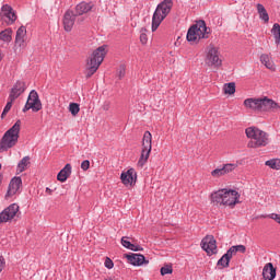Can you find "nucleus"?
Instances as JSON below:
<instances>
[{"label":"nucleus","instance_id":"obj_1","mask_svg":"<svg viewBox=\"0 0 280 280\" xmlns=\"http://www.w3.org/2000/svg\"><path fill=\"white\" fill-rule=\"evenodd\" d=\"M240 191L231 188H221L210 194V202L214 207H229L235 209L236 205H240Z\"/></svg>","mask_w":280,"mask_h":280},{"label":"nucleus","instance_id":"obj_2","mask_svg":"<svg viewBox=\"0 0 280 280\" xmlns=\"http://www.w3.org/2000/svg\"><path fill=\"white\" fill-rule=\"evenodd\" d=\"M243 106L247 110H254L255 113H277V110H280L279 103L268 98V96L246 98L243 102Z\"/></svg>","mask_w":280,"mask_h":280},{"label":"nucleus","instance_id":"obj_3","mask_svg":"<svg viewBox=\"0 0 280 280\" xmlns=\"http://www.w3.org/2000/svg\"><path fill=\"white\" fill-rule=\"evenodd\" d=\"M106 54L108 51L106 50V46L103 45L98 48H96L88 58L86 65H85V78L89 80L90 78H93L95 73H97V69L102 66V62H104V58H106Z\"/></svg>","mask_w":280,"mask_h":280},{"label":"nucleus","instance_id":"obj_4","mask_svg":"<svg viewBox=\"0 0 280 280\" xmlns=\"http://www.w3.org/2000/svg\"><path fill=\"white\" fill-rule=\"evenodd\" d=\"M245 135L249 140L247 143V148H266V145L270 143V135L257 127H247L245 129Z\"/></svg>","mask_w":280,"mask_h":280},{"label":"nucleus","instance_id":"obj_5","mask_svg":"<svg viewBox=\"0 0 280 280\" xmlns=\"http://www.w3.org/2000/svg\"><path fill=\"white\" fill-rule=\"evenodd\" d=\"M21 135V120L8 129L0 139V153L8 152L11 148H14L19 143V137Z\"/></svg>","mask_w":280,"mask_h":280},{"label":"nucleus","instance_id":"obj_6","mask_svg":"<svg viewBox=\"0 0 280 280\" xmlns=\"http://www.w3.org/2000/svg\"><path fill=\"white\" fill-rule=\"evenodd\" d=\"M173 8H174L173 0H163L161 3L158 4L152 16V26H151L152 32H156V30H159L161 23H163V21L167 19Z\"/></svg>","mask_w":280,"mask_h":280},{"label":"nucleus","instance_id":"obj_7","mask_svg":"<svg viewBox=\"0 0 280 280\" xmlns=\"http://www.w3.org/2000/svg\"><path fill=\"white\" fill-rule=\"evenodd\" d=\"M211 30L207 27V23L200 20L188 30L186 38L191 45H198L202 38H209Z\"/></svg>","mask_w":280,"mask_h":280},{"label":"nucleus","instance_id":"obj_8","mask_svg":"<svg viewBox=\"0 0 280 280\" xmlns=\"http://www.w3.org/2000/svg\"><path fill=\"white\" fill-rule=\"evenodd\" d=\"M205 62L207 67H212L213 69H220L222 67V58L220 57V48L215 45L210 44L206 48Z\"/></svg>","mask_w":280,"mask_h":280},{"label":"nucleus","instance_id":"obj_9","mask_svg":"<svg viewBox=\"0 0 280 280\" xmlns=\"http://www.w3.org/2000/svg\"><path fill=\"white\" fill-rule=\"evenodd\" d=\"M151 152H152V133L150 131H145L142 138L141 154L137 163L138 167H143L145 163H148V159H150Z\"/></svg>","mask_w":280,"mask_h":280},{"label":"nucleus","instance_id":"obj_10","mask_svg":"<svg viewBox=\"0 0 280 280\" xmlns=\"http://www.w3.org/2000/svg\"><path fill=\"white\" fill-rule=\"evenodd\" d=\"M201 248L205 250V253H207L209 257H211V255H217L218 244L215 237H213V235H207L203 237L201 241Z\"/></svg>","mask_w":280,"mask_h":280},{"label":"nucleus","instance_id":"obj_11","mask_svg":"<svg viewBox=\"0 0 280 280\" xmlns=\"http://www.w3.org/2000/svg\"><path fill=\"white\" fill-rule=\"evenodd\" d=\"M19 205L12 203L2 212H0V224H4L5 222H12V220L16 218V213H19Z\"/></svg>","mask_w":280,"mask_h":280},{"label":"nucleus","instance_id":"obj_12","mask_svg":"<svg viewBox=\"0 0 280 280\" xmlns=\"http://www.w3.org/2000/svg\"><path fill=\"white\" fill-rule=\"evenodd\" d=\"M236 167V163H226L220 167L214 168L210 174L212 178H222V176H226V174L235 172Z\"/></svg>","mask_w":280,"mask_h":280},{"label":"nucleus","instance_id":"obj_13","mask_svg":"<svg viewBox=\"0 0 280 280\" xmlns=\"http://www.w3.org/2000/svg\"><path fill=\"white\" fill-rule=\"evenodd\" d=\"M78 15H75V12L73 10H67L63 14L62 19V25L65 32H71L73 30V26L75 25V19Z\"/></svg>","mask_w":280,"mask_h":280},{"label":"nucleus","instance_id":"obj_14","mask_svg":"<svg viewBox=\"0 0 280 280\" xmlns=\"http://www.w3.org/2000/svg\"><path fill=\"white\" fill-rule=\"evenodd\" d=\"M27 89V85L25 84V81H18L11 89V92L9 94V100L11 102H14L15 100H19L23 93H25V90Z\"/></svg>","mask_w":280,"mask_h":280},{"label":"nucleus","instance_id":"obj_15","mask_svg":"<svg viewBox=\"0 0 280 280\" xmlns=\"http://www.w3.org/2000/svg\"><path fill=\"white\" fill-rule=\"evenodd\" d=\"M120 180L125 187H132L137 183V171L129 168L127 172L121 173Z\"/></svg>","mask_w":280,"mask_h":280},{"label":"nucleus","instance_id":"obj_16","mask_svg":"<svg viewBox=\"0 0 280 280\" xmlns=\"http://www.w3.org/2000/svg\"><path fill=\"white\" fill-rule=\"evenodd\" d=\"M22 185H23V179H21V177H13L9 184L5 198H12V196H15V194H19Z\"/></svg>","mask_w":280,"mask_h":280},{"label":"nucleus","instance_id":"obj_17","mask_svg":"<svg viewBox=\"0 0 280 280\" xmlns=\"http://www.w3.org/2000/svg\"><path fill=\"white\" fill-rule=\"evenodd\" d=\"M26 103L33 107V113H38V110L43 109V103H40V98L38 97V92H36V90L31 91Z\"/></svg>","mask_w":280,"mask_h":280},{"label":"nucleus","instance_id":"obj_18","mask_svg":"<svg viewBox=\"0 0 280 280\" xmlns=\"http://www.w3.org/2000/svg\"><path fill=\"white\" fill-rule=\"evenodd\" d=\"M93 8H95V4L93 2H84L83 1L75 5L74 14L77 16H82L83 14H89V12H91V10H93Z\"/></svg>","mask_w":280,"mask_h":280},{"label":"nucleus","instance_id":"obj_19","mask_svg":"<svg viewBox=\"0 0 280 280\" xmlns=\"http://www.w3.org/2000/svg\"><path fill=\"white\" fill-rule=\"evenodd\" d=\"M1 11L2 16H5V19H8V25H12L16 21V13L10 4L2 5Z\"/></svg>","mask_w":280,"mask_h":280},{"label":"nucleus","instance_id":"obj_20","mask_svg":"<svg viewBox=\"0 0 280 280\" xmlns=\"http://www.w3.org/2000/svg\"><path fill=\"white\" fill-rule=\"evenodd\" d=\"M25 36H27V28L25 26H21L16 31L15 35V47L25 48Z\"/></svg>","mask_w":280,"mask_h":280},{"label":"nucleus","instance_id":"obj_21","mask_svg":"<svg viewBox=\"0 0 280 280\" xmlns=\"http://www.w3.org/2000/svg\"><path fill=\"white\" fill-rule=\"evenodd\" d=\"M126 257L131 266H143V264H149V261L145 260V256L141 254H130L126 255Z\"/></svg>","mask_w":280,"mask_h":280},{"label":"nucleus","instance_id":"obj_22","mask_svg":"<svg viewBox=\"0 0 280 280\" xmlns=\"http://www.w3.org/2000/svg\"><path fill=\"white\" fill-rule=\"evenodd\" d=\"M262 277L264 280H275V278L277 277V269L275 268L272 262H268L265 265L262 269Z\"/></svg>","mask_w":280,"mask_h":280},{"label":"nucleus","instance_id":"obj_23","mask_svg":"<svg viewBox=\"0 0 280 280\" xmlns=\"http://www.w3.org/2000/svg\"><path fill=\"white\" fill-rule=\"evenodd\" d=\"M260 62L266 67V69H269V71H276L275 61L272 60V57L268 54H262L260 56Z\"/></svg>","mask_w":280,"mask_h":280},{"label":"nucleus","instance_id":"obj_24","mask_svg":"<svg viewBox=\"0 0 280 280\" xmlns=\"http://www.w3.org/2000/svg\"><path fill=\"white\" fill-rule=\"evenodd\" d=\"M71 176V164H66L65 167L58 173L57 180L67 183V178Z\"/></svg>","mask_w":280,"mask_h":280},{"label":"nucleus","instance_id":"obj_25","mask_svg":"<svg viewBox=\"0 0 280 280\" xmlns=\"http://www.w3.org/2000/svg\"><path fill=\"white\" fill-rule=\"evenodd\" d=\"M128 240H129L128 236L121 237V244L125 248H128V250H133L135 253H137L139 250H143V247H141L139 245H135V244L130 243V241H128Z\"/></svg>","mask_w":280,"mask_h":280},{"label":"nucleus","instance_id":"obj_26","mask_svg":"<svg viewBox=\"0 0 280 280\" xmlns=\"http://www.w3.org/2000/svg\"><path fill=\"white\" fill-rule=\"evenodd\" d=\"M256 8L259 14L260 21H264V23H268V21H270V15H268V11H266V7H264V4L261 3H258Z\"/></svg>","mask_w":280,"mask_h":280},{"label":"nucleus","instance_id":"obj_27","mask_svg":"<svg viewBox=\"0 0 280 280\" xmlns=\"http://www.w3.org/2000/svg\"><path fill=\"white\" fill-rule=\"evenodd\" d=\"M27 165H30V156H24L18 164V167H16L18 174H23V172L27 170Z\"/></svg>","mask_w":280,"mask_h":280},{"label":"nucleus","instance_id":"obj_28","mask_svg":"<svg viewBox=\"0 0 280 280\" xmlns=\"http://www.w3.org/2000/svg\"><path fill=\"white\" fill-rule=\"evenodd\" d=\"M0 40L3 43H12V28H5L0 32Z\"/></svg>","mask_w":280,"mask_h":280},{"label":"nucleus","instance_id":"obj_29","mask_svg":"<svg viewBox=\"0 0 280 280\" xmlns=\"http://www.w3.org/2000/svg\"><path fill=\"white\" fill-rule=\"evenodd\" d=\"M223 93L225 95H235V82L225 83L223 85Z\"/></svg>","mask_w":280,"mask_h":280},{"label":"nucleus","instance_id":"obj_30","mask_svg":"<svg viewBox=\"0 0 280 280\" xmlns=\"http://www.w3.org/2000/svg\"><path fill=\"white\" fill-rule=\"evenodd\" d=\"M265 165L267 167H270V170H280V159H271L265 162Z\"/></svg>","mask_w":280,"mask_h":280},{"label":"nucleus","instance_id":"obj_31","mask_svg":"<svg viewBox=\"0 0 280 280\" xmlns=\"http://www.w3.org/2000/svg\"><path fill=\"white\" fill-rule=\"evenodd\" d=\"M229 264H231V258L228 256V254H224L219 260L218 266H221V268H229Z\"/></svg>","mask_w":280,"mask_h":280},{"label":"nucleus","instance_id":"obj_32","mask_svg":"<svg viewBox=\"0 0 280 280\" xmlns=\"http://www.w3.org/2000/svg\"><path fill=\"white\" fill-rule=\"evenodd\" d=\"M69 112L71 113V115L73 117H75L78 115V113H80V104H78V103H70L69 104Z\"/></svg>","mask_w":280,"mask_h":280},{"label":"nucleus","instance_id":"obj_33","mask_svg":"<svg viewBox=\"0 0 280 280\" xmlns=\"http://www.w3.org/2000/svg\"><path fill=\"white\" fill-rule=\"evenodd\" d=\"M12 104H14V101L9 100L3 112H2L1 117H5V115H8V113H10V110L12 109Z\"/></svg>","mask_w":280,"mask_h":280},{"label":"nucleus","instance_id":"obj_34","mask_svg":"<svg viewBox=\"0 0 280 280\" xmlns=\"http://www.w3.org/2000/svg\"><path fill=\"white\" fill-rule=\"evenodd\" d=\"M140 43H141L142 45H148V34H145V28H142V30H141Z\"/></svg>","mask_w":280,"mask_h":280},{"label":"nucleus","instance_id":"obj_35","mask_svg":"<svg viewBox=\"0 0 280 280\" xmlns=\"http://www.w3.org/2000/svg\"><path fill=\"white\" fill-rule=\"evenodd\" d=\"M117 77L119 80L126 77V66H120L117 70Z\"/></svg>","mask_w":280,"mask_h":280},{"label":"nucleus","instance_id":"obj_36","mask_svg":"<svg viewBox=\"0 0 280 280\" xmlns=\"http://www.w3.org/2000/svg\"><path fill=\"white\" fill-rule=\"evenodd\" d=\"M172 272H173L172 266H165L161 268L162 277H165V275H172Z\"/></svg>","mask_w":280,"mask_h":280},{"label":"nucleus","instance_id":"obj_37","mask_svg":"<svg viewBox=\"0 0 280 280\" xmlns=\"http://www.w3.org/2000/svg\"><path fill=\"white\" fill-rule=\"evenodd\" d=\"M225 255H228L230 257V259H233V257H235V255H237V250L235 249L234 246L230 247L228 249V252L225 253Z\"/></svg>","mask_w":280,"mask_h":280},{"label":"nucleus","instance_id":"obj_38","mask_svg":"<svg viewBox=\"0 0 280 280\" xmlns=\"http://www.w3.org/2000/svg\"><path fill=\"white\" fill-rule=\"evenodd\" d=\"M114 267H115V262H113V260L107 257L105 259V268H107L108 270H113Z\"/></svg>","mask_w":280,"mask_h":280},{"label":"nucleus","instance_id":"obj_39","mask_svg":"<svg viewBox=\"0 0 280 280\" xmlns=\"http://www.w3.org/2000/svg\"><path fill=\"white\" fill-rule=\"evenodd\" d=\"M89 167H91V162L89 160H84L81 163V170H83V172H86L89 170Z\"/></svg>","mask_w":280,"mask_h":280},{"label":"nucleus","instance_id":"obj_40","mask_svg":"<svg viewBox=\"0 0 280 280\" xmlns=\"http://www.w3.org/2000/svg\"><path fill=\"white\" fill-rule=\"evenodd\" d=\"M234 249H236V253H246V246L244 245H234Z\"/></svg>","mask_w":280,"mask_h":280},{"label":"nucleus","instance_id":"obj_41","mask_svg":"<svg viewBox=\"0 0 280 280\" xmlns=\"http://www.w3.org/2000/svg\"><path fill=\"white\" fill-rule=\"evenodd\" d=\"M5 270V258L0 255V275Z\"/></svg>","mask_w":280,"mask_h":280},{"label":"nucleus","instance_id":"obj_42","mask_svg":"<svg viewBox=\"0 0 280 280\" xmlns=\"http://www.w3.org/2000/svg\"><path fill=\"white\" fill-rule=\"evenodd\" d=\"M27 110H33V107L30 103L26 102L24 108H23V113H27Z\"/></svg>","mask_w":280,"mask_h":280},{"label":"nucleus","instance_id":"obj_43","mask_svg":"<svg viewBox=\"0 0 280 280\" xmlns=\"http://www.w3.org/2000/svg\"><path fill=\"white\" fill-rule=\"evenodd\" d=\"M1 60H3V55H1V50H0V62Z\"/></svg>","mask_w":280,"mask_h":280},{"label":"nucleus","instance_id":"obj_44","mask_svg":"<svg viewBox=\"0 0 280 280\" xmlns=\"http://www.w3.org/2000/svg\"><path fill=\"white\" fill-rule=\"evenodd\" d=\"M46 191H49V194H51V189H49V188H46Z\"/></svg>","mask_w":280,"mask_h":280},{"label":"nucleus","instance_id":"obj_45","mask_svg":"<svg viewBox=\"0 0 280 280\" xmlns=\"http://www.w3.org/2000/svg\"><path fill=\"white\" fill-rule=\"evenodd\" d=\"M0 170H1V164H0Z\"/></svg>","mask_w":280,"mask_h":280}]
</instances>
